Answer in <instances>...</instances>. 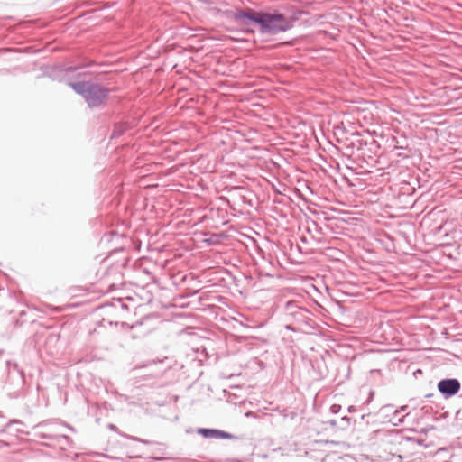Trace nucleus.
I'll return each instance as SVG.
<instances>
[{
  "label": "nucleus",
  "mask_w": 462,
  "mask_h": 462,
  "mask_svg": "<svg viewBox=\"0 0 462 462\" xmlns=\"http://www.w3.org/2000/svg\"><path fill=\"white\" fill-rule=\"evenodd\" d=\"M71 87L76 92L84 97L91 107L100 106L107 97V90L97 85L79 82L71 84Z\"/></svg>",
  "instance_id": "f257e3e1"
},
{
  "label": "nucleus",
  "mask_w": 462,
  "mask_h": 462,
  "mask_svg": "<svg viewBox=\"0 0 462 462\" xmlns=\"http://www.w3.org/2000/svg\"><path fill=\"white\" fill-rule=\"evenodd\" d=\"M254 21L261 26L263 32L275 33L291 28V23L282 14H258Z\"/></svg>",
  "instance_id": "f03ea898"
},
{
  "label": "nucleus",
  "mask_w": 462,
  "mask_h": 462,
  "mask_svg": "<svg viewBox=\"0 0 462 462\" xmlns=\"http://www.w3.org/2000/svg\"><path fill=\"white\" fill-rule=\"evenodd\" d=\"M439 391L448 396L455 395L460 389V383L457 379H445L438 383Z\"/></svg>",
  "instance_id": "7ed1b4c3"
}]
</instances>
